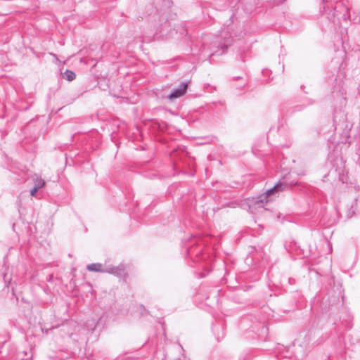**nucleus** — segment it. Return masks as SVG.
<instances>
[{
	"label": "nucleus",
	"mask_w": 360,
	"mask_h": 360,
	"mask_svg": "<svg viewBox=\"0 0 360 360\" xmlns=\"http://www.w3.org/2000/svg\"><path fill=\"white\" fill-rule=\"evenodd\" d=\"M105 272L120 277L124 274V267L123 265L117 266H109L105 269Z\"/></svg>",
	"instance_id": "nucleus-5"
},
{
	"label": "nucleus",
	"mask_w": 360,
	"mask_h": 360,
	"mask_svg": "<svg viewBox=\"0 0 360 360\" xmlns=\"http://www.w3.org/2000/svg\"><path fill=\"white\" fill-rule=\"evenodd\" d=\"M285 0H275L276 2H277L278 4H280V3H283L284 2Z\"/></svg>",
	"instance_id": "nucleus-13"
},
{
	"label": "nucleus",
	"mask_w": 360,
	"mask_h": 360,
	"mask_svg": "<svg viewBox=\"0 0 360 360\" xmlns=\"http://www.w3.org/2000/svg\"><path fill=\"white\" fill-rule=\"evenodd\" d=\"M188 83L183 82L178 87L174 88L171 93L169 94L168 98L169 99L176 98L183 96L187 89Z\"/></svg>",
	"instance_id": "nucleus-4"
},
{
	"label": "nucleus",
	"mask_w": 360,
	"mask_h": 360,
	"mask_svg": "<svg viewBox=\"0 0 360 360\" xmlns=\"http://www.w3.org/2000/svg\"><path fill=\"white\" fill-rule=\"evenodd\" d=\"M45 185V181L41 178H37L34 181V186L38 189L42 188Z\"/></svg>",
	"instance_id": "nucleus-8"
},
{
	"label": "nucleus",
	"mask_w": 360,
	"mask_h": 360,
	"mask_svg": "<svg viewBox=\"0 0 360 360\" xmlns=\"http://www.w3.org/2000/svg\"><path fill=\"white\" fill-rule=\"evenodd\" d=\"M38 190H39V189L37 188V187H35V186H34V187L30 190V195H31L32 196H34V195H35V194L37 193V192L38 191Z\"/></svg>",
	"instance_id": "nucleus-11"
},
{
	"label": "nucleus",
	"mask_w": 360,
	"mask_h": 360,
	"mask_svg": "<svg viewBox=\"0 0 360 360\" xmlns=\"http://www.w3.org/2000/svg\"><path fill=\"white\" fill-rule=\"evenodd\" d=\"M86 269L94 272H105V269L101 263H92L86 266Z\"/></svg>",
	"instance_id": "nucleus-6"
},
{
	"label": "nucleus",
	"mask_w": 360,
	"mask_h": 360,
	"mask_svg": "<svg viewBox=\"0 0 360 360\" xmlns=\"http://www.w3.org/2000/svg\"><path fill=\"white\" fill-rule=\"evenodd\" d=\"M50 55H51V56H53V58H55L56 60H58V57H57V56H56V54L53 53H50Z\"/></svg>",
	"instance_id": "nucleus-12"
},
{
	"label": "nucleus",
	"mask_w": 360,
	"mask_h": 360,
	"mask_svg": "<svg viewBox=\"0 0 360 360\" xmlns=\"http://www.w3.org/2000/svg\"><path fill=\"white\" fill-rule=\"evenodd\" d=\"M246 84V82H243V86H245Z\"/></svg>",
	"instance_id": "nucleus-14"
},
{
	"label": "nucleus",
	"mask_w": 360,
	"mask_h": 360,
	"mask_svg": "<svg viewBox=\"0 0 360 360\" xmlns=\"http://www.w3.org/2000/svg\"><path fill=\"white\" fill-rule=\"evenodd\" d=\"M7 270H8V268L5 267L4 271L2 273H0V275L3 277V279H4V281L5 283H6V285L7 287H8L9 282L7 281V278H6L7 273L6 272Z\"/></svg>",
	"instance_id": "nucleus-9"
},
{
	"label": "nucleus",
	"mask_w": 360,
	"mask_h": 360,
	"mask_svg": "<svg viewBox=\"0 0 360 360\" xmlns=\"http://www.w3.org/2000/svg\"><path fill=\"white\" fill-rule=\"evenodd\" d=\"M232 43V39L231 37H225L223 42H220L217 47V49L213 51V52L211 53L210 56H214V55H222L224 53L228 47L231 45Z\"/></svg>",
	"instance_id": "nucleus-3"
},
{
	"label": "nucleus",
	"mask_w": 360,
	"mask_h": 360,
	"mask_svg": "<svg viewBox=\"0 0 360 360\" xmlns=\"http://www.w3.org/2000/svg\"><path fill=\"white\" fill-rule=\"evenodd\" d=\"M356 207H354L353 205L351 206V208L348 210L347 216L348 218L352 217L355 213Z\"/></svg>",
	"instance_id": "nucleus-10"
},
{
	"label": "nucleus",
	"mask_w": 360,
	"mask_h": 360,
	"mask_svg": "<svg viewBox=\"0 0 360 360\" xmlns=\"http://www.w3.org/2000/svg\"><path fill=\"white\" fill-rule=\"evenodd\" d=\"M64 77L68 80V81H72L75 79L76 77V75L75 73L72 71V70H66L64 72Z\"/></svg>",
	"instance_id": "nucleus-7"
},
{
	"label": "nucleus",
	"mask_w": 360,
	"mask_h": 360,
	"mask_svg": "<svg viewBox=\"0 0 360 360\" xmlns=\"http://www.w3.org/2000/svg\"><path fill=\"white\" fill-rule=\"evenodd\" d=\"M264 195H259L256 198L252 199L248 205L249 210L252 214H257L263 212L264 205L267 202L264 200Z\"/></svg>",
	"instance_id": "nucleus-1"
},
{
	"label": "nucleus",
	"mask_w": 360,
	"mask_h": 360,
	"mask_svg": "<svg viewBox=\"0 0 360 360\" xmlns=\"http://www.w3.org/2000/svg\"><path fill=\"white\" fill-rule=\"evenodd\" d=\"M288 186V185L285 180H280L277 183H276L275 185L272 188L266 190V191L265 193L261 194L260 195L265 196L264 198V200H265L266 202H267L268 198L271 195H273V194L277 193L280 191H282L284 189H285Z\"/></svg>",
	"instance_id": "nucleus-2"
}]
</instances>
